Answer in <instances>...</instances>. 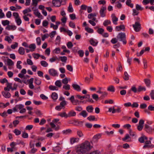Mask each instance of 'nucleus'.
I'll return each mask as SVG.
<instances>
[{
    "label": "nucleus",
    "mask_w": 154,
    "mask_h": 154,
    "mask_svg": "<svg viewBox=\"0 0 154 154\" xmlns=\"http://www.w3.org/2000/svg\"><path fill=\"white\" fill-rule=\"evenodd\" d=\"M92 148L90 142L86 140L80 145L77 150V152L79 154H83L90 150Z\"/></svg>",
    "instance_id": "obj_1"
},
{
    "label": "nucleus",
    "mask_w": 154,
    "mask_h": 154,
    "mask_svg": "<svg viewBox=\"0 0 154 154\" xmlns=\"http://www.w3.org/2000/svg\"><path fill=\"white\" fill-rule=\"evenodd\" d=\"M116 38L120 41L122 42L124 45L127 43L126 39V35L125 33H119L117 35Z\"/></svg>",
    "instance_id": "obj_2"
},
{
    "label": "nucleus",
    "mask_w": 154,
    "mask_h": 154,
    "mask_svg": "<svg viewBox=\"0 0 154 154\" xmlns=\"http://www.w3.org/2000/svg\"><path fill=\"white\" fill-rule=\"evenodd\" d=\"M12 83H8L7 84V86L4 88V90L5 91H9L10 89H11L12 91L16 90L17 87V85L16 84H14V86H15V87L12 88Z\"/></svg>",
    "instance_id": "obj_3"
},
{
    "label": "nucleus",
    "mask_w": 154,
    "mask_h": 154,
    "mask_svg": "<svg viewBox=\"0 0 154 154\" xmlns=\"http://www.w3.org/2000/svg\"><path fill=\"white\" fill-rule=\"evenodd\" d=\"M133 27L136 32H139L141 29V24L139 22H136L133 25Z\"/></svg>",
    "instance_id": "obj_4"
},
{
    "label": "nucleus",
    "mask_w": 154,
    "mask_h": 154,
    "mask_svg": "<svg viewBox=\"0 0 154 154\" xmlns=\"http://www.w3.org/2000/svg\"><path fill=\"white\" fill-rule=\"evenodd\" d=\"M143 129L148 133H151L152 131V128L149 125L146 124H145Z\"/></svg>",
    "instance_id": "obj_5"
},
{
    "label": "nucleus",
    "mask_w": 154,
    "mask_h": 154,
    "mask_svg": "<svg viewBox=\"0 0 154 154\" xmlns=\"http://www.w3.org/2000/svg\"><path fill=\"white\" fill-rule=\"evenodd\" d=\"M62 0H53L52 4L54 5L57 7H59L61 6Z\"/></svg>",
    "instance_id": "obj_6"
},
{
    "label": "nucleus",
    "mask_w": 154,
    "mask_h": 154,
    "mask_svg": "<svg viewBox=\"0 0 154 154\" xmlns=\"http://www.w3.org/2000/svg\"><path fill=\"white\" fill-rule=\"evenodd\" d=\"M106 9V6H102L100 11V16L102 17H104L106 16L105 13V11Z\"/></svg>",
    "instance_id": "obj_7"
},
{
    "label": "nucleus",
    "mask_w": 154,
    "mask_h": 154,
    "mask_svg": "<svg viewBox=\"0 0 154 154\" xmlns=\"http://www.w3.org/2000/svg\"><path fill=\"white\" fill-rule=\"evenodd\" d=\"M49 74L53 76H55L57 75V71L54 69H51L48 70Z\"/></svg>",
    "instance_id": "obj_8"
},
{
    "label": "nucleus",
    "mask_w": 154,
    "mask_h": 154,
    "mask_svg": "<svg viewBox=\"0 0 154 154\" xmlns=\"http://www.w3.org/2000/svg\"><path fill=\"white\" fill-rule=\"evenodd\" d=\"M125 26L124 25H121L119 26H117L115 28L116 30L117 31H119L121 30L125 31Z\"/></svg>",
    "instance_id": "obj_9"
},
{
    "label": "nucleus",
    "mask_w": 154,
    "mask_h": 154,
    "mask_svg": "<svg viewBox=\"0 0 154 154\" xmlns=\"http://www.w3.org/2000/svg\"><path fill=\"white\" fill-rule=\"evenodd\" d=\"M112 20L113 23L115 25L117 24V21H118V18L115 16L114 14H112L111 15Z\"/></svg>",
    "instance_id": "obj_10"
},
{
    "label": "nucleus",
    "mask_w": 154,
    "mask_h": 154,
    "mask_svg": "<svg viewBox=\"0 0 154 154\" xmlns=\"http://www.w3.org/2000/svg\"><path fill=\"white\" fill-rule=\"evenodd\" d=\"M148 138L145 135H143L138 139L140 143H144L145 142V140H147Z\"/></svg>",
    "instance_id": "obj_11"
},
{
    "label": "nucleus",
    "mask_w": 154,
    "mask_h": 154,
    "mask_svg": "<svg viewBox=\"0 0 154 154\" xmlns=\"http://www.w3.org/2000/svg\"><path fill=\"white\" fill-rule=\"evenodd\" d=\"M2 93L3 96L6 98H10L11 96V94L9 92L3 91L2 92Z\"/></svg>",
    "instance_id": "obj_12"
},
{
    "label": "nucleus",
    "mask_w": 154,
    "mask_h": 154,
    "mask_svg": "<svg viewBox=\"0 0 154 154\" xmlns=\"http://www.w3.org/2000/svg\"><path fill=\"white\" fill-rule=\"evenodd\" d=\"M17 26L15 25H8L6 27V29L8 30H14L16 29Z\"/></svg>",
    "instance_id": "obj_13"
},
{
    "label": "nucleus",
    "mask_w": 154,
    "mask_h": 154,
    "mask_svg": "<svg viewBox=\"0 0 154 154\" xmlns=\"http://www.w3.org/2000/svg\"><path fill=\"white\" fill-rule=\"evenodd\" d=\"M33 80L34 79L33 78H31L30 79L28 80L29 87V88L31 89H33L34 88V85H33Z\"/></svg>",
    "instance_id": "obj_14"
},
{
    "label": "nucleus",
    "mask_w": 154,
    "mask_h": 154,
    "mask_svg": "<svg viewBox=\"0 0 154 154\" xmlns=\"http://www.w3.org/2000/svg\"><path fill=\"white\" fill-rule=\"evenodd\" d=\"M76 113L73 110H71L67 114L68 117L75 116H76Z\"/></svg>",
    "instance_id": "obj_15"
},
{
    "label": "nucleus",
    "mask_w": 154,
    "mask_h": 154,
    "mask_svg": "<svg viewBox=\"0 0 154 154\" xmlns=\"http://www.w3.org/2000/svg\"><path fill=\"white\" fill-rule=\"evenodd\" d=\"M79 140V138L73 137L70 139V142L71 144H73L75 142H78Z\"/></svg>",
    "instance_id": "obj_16"
},
{
    "label": "nucleus",
    "mask_w": 154,
    "mask_h": 154,
    "mask_svg": "<svg viewBox=\"0 0 154 154\" xmlns=\"http://www.w3.org/2000/svg\"><path fill=\"white\" fill-rule=\"evenodd\" d=\"M86 109L88 112L91 113L93 111L94 108L92 105H89L86 107Z\"/></svg>",
    "instance_id": "obj_17"
},
{
    "label": "nucleus",
    "mask_w": 154,
    "mask_h": 154,
    "mask_svg": "<svg viewBox=\"0 0 154 154\" xmlns=\"http://www.w3.org/2000/svg\"><path fill=\"white\" fill-rule=\"evenodd\" d=\"M58 115L61 117H64L66 118H68L67 114L65 112L59 113Z\"/></svg>",
    "instance_id": "obj_18"
},
{
    "label": "nucleus",
    "mask_w": 154,
    "mask_h": 154,
    "mask_svg": "<svg viewBox=\"0 0 154 154\" xmlns=\"http://www.w3.org/2000/svg\"><path fill=\"white\" fill-rule=\"evenodd\" d=\"M72 86L74 89L76 91H80L81 90L80 86L77 84H73L72 85Z\"/></svg>",
    "instance_id": "obj_19"
},
{
    "label": "nucleus",
    "mask_w": 154,
    "mask_h": 154,
    "mask_svg": "<svg viewBox=\"0 0 154 154\" xmlns=\"http://www.w3.org/2000/svg\"><path fill=\"white\" fill-rule=\"evenodd\" d=\"M145 142V144L143 146V149H145L148 147L150 146L149 145L151 143V141L150 140H146Z\"/></svg>",
    "instance_id": "obj_20"
},
{
    "label": "nucleus",
    "mask_w": 154,
    "mask_h": 154,
    "mask_svg": "<svg viewBox=\"0 0 154 154\" xmlns=\"http://www.w3.org/2000/svg\"><path fill=\"white\" fill-rule=\"evenodd\" d=\"M78 98L80 99L81 100H82L84 98H89L90 97V95L89 94H87L86 96H81L80 95H78L76 96Z\"/></svg>",
    "instance_id": "obj_21"
},
{
    "label": "nucleus",
    "mask_w": 154,
    "mask_h": 154,
    "mask_svg": "<svg viewBox=\"0 0 154 154\" xmlns=\"http://www.w3.org/2000/svg\"><path fill=\"white\" fill-rule=\"evenodd\" d=\"M79 115L80 116H82L83 117L85 118L88 116V113L85 110H84L80 113Z\"/></svg>",
    "instance_id": "obj_22"
},
{
    "label": "nucleus",
    "mask_w": 154,
    "mask_h": 154,
    "mask_svg": "<svg viewBox=\"0 0 154 154\" xmlns=\"http://www.w3.org/2000/svg\"><path fill=\"white\" fill-rule=\"evenodd\" d=\"M121 108L120 107H118L116 109H115L114 107H113L112 111V113H114L116 112H117L118 113H119L121 112Z\"/></svg>",
    "instance_id": "obj_23"
},
{
    "label": "nucleus",
    "mask_w": 154,
    "mask_h": 154,
    "mask_svg": "<svg viewBox=\"0 0 154 154\" xmlns=\"http://www.w3.org/2000/svg\"><path fill=\"white\" fill-rule=\"evenodd\" d=\"M132 1L131 0H127L126 2V5L128 6L131 8H133L134 7V5L131 3Z\"/></svg>",
    "instance_id": "obj_24"
},
{
    "label": "nucleus",
    "mask_w": 154,
    "mask_h": 154,
    "mask_svg": "<svg viewBox=\"0 0 154 154\" xmlns=\"http://www.w3.org/2000/svg\"><path fill=\"white\" fill-rule=\"evenodd\" d=\"M30 8H32V9H33L34 8V7H32V6H31L30 7V8H28L27 9H26L23 11V13L24 14H25L26 13L30 12L31 11V10Z\"/></svg>",
    "instance_id": "obj_25"
},
{
    "label": "nucleus",
    "mask_w": 154,
    "mask_h": 154,
    "mask_svg": "<svg viewBox=\"0 0 154 154\" xmlns=\"http://www.w3.org/2000/svg\"><path fill=\"white\" fill-rule=\"evenodd\" d=\"M144 82L147 87H149L150 86V79H144Z\"/></svg>",
    "instance_id": "obj_26"
},
{
    "label": "nucleus",
    "mask_w": 154,
    "mask_h": 154,
    "mask_svg": "<svg viewBox=\"0 0 154 154\" xmlns=\"http://www.w3.org/2000/svg\"><path fill=\"white\" fill-rule=\"evenodd\" d=\"M90 42L91 44L94 46H96L97 45L98 42L97 41H94L93 39L92 38L90 39Z\"/></svg>",
    "instance_id": "obj_27"
},
{
    "label": "nucleus",
    "mask_w": 154,
    "mask_h": 154,
    "mask_svg": "<svg viewBox=\"0 0 154 154\" xmlns=\"http://www.w3.org/2000/svg\"><path fill=\"white\" fill-rule=\"evenodd\" d=\"M130 89H131V90L134 93L138 92V88L137 89L136 88V86L134 85L132 86Z\"/></svg>",
    "instance_id": "obj_28"
},
{
    "label": "nucleus",
    "mask_w": 154,
    "mask_h": 154,
    "mask_svg": "<svg viewBox=\"0 0 154 154\" xmlns=\"http://www.w3.org/2000/svg\"><path fill=\"white\" fill-rule=\"evenodd\" d=\"M18 52L20 54L23 55L25 53L24 49L22 47H20L19 49Z\"/></svg>",
    "instance_id": "obj_29"
},
{
    "label": "nucleus",
    "mask_w": 154,
    "mask_h": 154,
    "mask_svg": "<svg viewBox=\"0 0 154 154\" xmlns=\"http://www.w3.org/2000/svg\"><path fill=\"white\" fill-rule=\"evenodd\" d=\"M60 105L63 108V109H64L65 108V106L67 105L66 102L65 100H63L60 103Z\"/></svg>",
    "instance_id": "obj_30"
},
{
    "label": "nucleus",
    "mask_w": 154,
    "mask_h": 154,
    "mask_svg": "<svg viewBox=\"0 0 154 154\" xmlns=\"http://www.w3.org/2000/svg\"><path fill=\"white\" fill-rule=\"evenodd\" d=\"M68 11L70 13H72L73 11V9L71 3H69V6L68 8Z\"/></svg>",
    "instance_id": "obj_31"
},
{
    "label": "nucleus",
    "mask_w": 154,
    "mask_h": 154,
    "mask_svg": "<svg viewBox=\"0 0 154 154\" xmlns=\"http://www.w3.org/2000/svg\"><path fill=\"white\" fill-rule=\"evenodd\" d=\"M51 97L54 100H56L57 99L58 96L57 93L55 92L51 94Z\"/></svg>",
    "instance_id": "obj_32"
},
{
    "label": "nucleus",
    "mask_w": 154,
    "mask_h": 154,
    "mask_svg": "<svg viewBox=\"0 0 154 154\" xmlns=\"http://www.w3.org/2000/svg\"><path fill=\"white\" fill-rule=\"evenodd\" d=\"M7 62L8 65L9 66H12L14 64V62L10 59H8Z\"/></svg>",
    "instance_id": "obj_33"
},
{
    "label": "nucleus",
    "mask_w": 154,
    "mask_h": 154,
    "mask_svg": "<svg viewBox=\"0 0 154 154\" xmlns=\"http://www.w3.org/2000/svg\"><path fill=\"white\" fill-rule=\"evenodd\" d=\"M29 47L31 49L30 50L31 51H33L34 49L36 48L35 45L34 44H30L29 46Z\"/></svg>",
    "instance_id": "obj_34"
},
{
    "label": "nucleus",
    "mask_w": 154,
    "mask_h": 154,
    "mask_svg": "<svg viewBox=\"0 0 154 154\" xmlns=\"http://www.w3.org/2000/svg\"><path fill=\"white\" fill-rule=\"evenodd\" d=\"M77 134L79 137H82L84 136L82 131L80 130H78L77 131Z\"/></svg>",
    "instance_id": "obj_35"
},
{
    "label": "nucleus",
    "mask_w": 154,
    "mask_h": 154,
    "mask_svg": "<svg viewBox=\"0 0 154 154\" xmlns=\"http://www.w3.org/2000/svg\"><path fill=\"white\" fill-rule=\"evenodd\" d=\"M97 14V13H95L89 14L88 15V18L89 19H91L93 17L96 16Z\"/></svg>",
    "instance_id": "obj_36"
},
{
    "label": "nucleus",
    "mask_w": 154,
    "mask_h": 154,
    "mask_svg": "<svg viewBox=\"0 0 154 154\" xmlns=\"http://www.w3.org/2000/svg\"><path fill=\"white\" fill-rule=\"evenodd\" d=\"M59 58L62 62L65 63L66 62L67 60V57L66 56L60 57Z\"/></svg>",
    "instance_id": "obj_37"
},
{
    "label": "nucleus",
    "mask_w": 154,
    "mask_h": 154,
    "mask_svg": "<svg viewBox=\"0 0 154 154\" xmlns=\"http://www.w3.org/2000/svg\"><path fill=\"white\" fill-rule=\"evenodd\" d=\"M138 92H140L142 91H145L146 90V88L145 87L141 86H139L138 87Z\"/></svg>",
    "instance_id": "obj_38"
},
{
    "label": "nucleus",
    "mask_w": 154,
    "mask_h": 154,
    "mask_svg": "<svg viewBox=\"0 0 154 154\" xmlns=\"http://www.w3.org/2000/svg\"><path fill=\"white\" fill-rule=\"evenodd\" d=\"M40 63L42 66L44 67H47L48 65V64L45 61L42 60L41 61Z\"/></svg>",
    "instance_id": "obj_39"
},
{
    "label": "nucleus",
    "mask_w": 154,
    "mask_h": 154,
    "mask_svg": "<svg viewBox=\"0 0 154 154\" xmlns=\"http://www.w3.org/2000/svg\"><path fill=\"white\" fill-rule=\"evenodd\" d=\"M85 30L88 33H92L94 32V30L86 26L85 28Z\"/></svg>",
    "instance_id": "obj_40"
},
{
    "label": "nucleus",
    "mask_w": 154,
    "mask_h": 154,
    "mask_svg": "<svg viewBox=\"0 0 154 154\" xmlns=\"http://www.w3.org/2000/svg\"><path fill=\"white\" fill-rule=\"evenodd\" d=\"M49 89L51 90H58V88L56 86L51 85L49 87Z\"/></svg>",
    "instance_id": "obj_41"
},
{
    "label": "nucleus",
    "mask_w": 154,
    "mask_h": 154,
    "mask_svg": "<svg viewBox=\"0 0 154 154\" xmlns=\"http://www.w3.org/2000/svg\"><path fill=\"white\" fill-rule=\"evenodd\" d=\"M107 90L112 92L115 91L114 87L112 85L110 86L107 88Z\"/></svg>",
    "instance_id": "obj_42"
},
{
    "label": "nucleus",
    "mask_w": 154,
    "mask_h": 154,
    "mask_svg": "<svg viewBox=\"0 0 154 154\" xmlns=\"http://www.w3.org/2000/svg\"><path fill=\"white\" fill-rule=\"evenodd\" d=\"M55 85L56 86L60 88L61 86V83L60 80H57L55 82Z\"/></svg>",
    "instance_id": "obj_43"
},
{
    "label": "nucleus",
    "mask_w": 154,
    "mask_h": 154,
    "mask_svg": "<svg viewBox=\"0 0 154 154\" xmlns=\"http://www.w3.org/2000/svg\"><path fill=\"white\" fill-rule=\"evenodd\" d=\"M14 133L16 135L18 136L20 135L21 133V131L17 129H15L13 131Z\"/></svg>",
    "instance_id": "obj_44"
},
{
    "label": "nucleus",
    "mask_w": 154,
    "mask_h": 154,
    "mask_svg": "<svg viewBox=\"0 0 154 154\" xmlns=\"http://www.w3.org/2000/svg\"><path fill=\"white\" fill-rule=\"evenodd\" d=\"M111 23V21L109 20H105L103 23V25L105 26H106L108 25H110Z\"/></svg>",
    "instance_id": "obj_45"
},
{
    "label": "nucleus",
    "mask_w": 154,
    "mask_h": 154,
    "mask_svg": "<svg viewBox=\"0 0 154 154\" xmlns=\"http://www.w3.org/2000/svg\"><path fill=\"white\" fill-rule=\"evenodd\" d=\"M10 23L9 21L7 20H2V23L3 25L4 26H5L6 25H9V24Z\"/></svg>",
    "instance_id": "obj_46"
},
{
    "label": "nucleus",
    "mask_w": 154,
    "mask_h": 154,
    "mask_svg": "<svg viewBox=\"0 0 154 154\" xmlns=\"http://www.w3.org/2000/svg\"><path fill=\"white\" fill-rule=\"evenodd\" d=\"M59 59L56 57H53L52 58H51L49 59V61L51 62H53L57 60H59Z\"/></svg>",
    "instance_id": "obj_47"
},
{
    "label": "nucleus",
    "mask_w": 154,
    "mask_h": 154,
    "mask_svg": "<svg viewBox=\"0 0 154 154\" xmlns=\"http://www.w3.org/2000/svg\"><path fill=\"white\" fill-rule=\"evenodd\" d=\"M123 78L125 80L127 81L129 79V75L126 72H124V75Z\"/></svg>",
    "instance_id": "obj_48"
},
{
    "label": "nucleus",
    "mask_w": 154,
    "mask_h": 154,
    "mask_svg": "<svg viewBox=\"0 0 154 154\" xmlns=\"http://www.w3.org/2000/svg\"><path fill=\"white\" fill-rule=\"evenodd\" d=\"M104 32V30L102 28H99L97 30V32L99 34L102 35Z\"/></svg>",
    "instance_id": "obj_49"
},
{
    "label": "nucleus",
    "mask_w": 154,
    "mask_h": 154,
    "mask_svg": "<svg viewBox=\"0 0 154 154\" xmlns=\"http://www.w3.org/2000/svg\"><path fill=\"white\" fill-rule=\"evenodd\" d=\"M34 14L36 16L38 17L39 18H41L42 16L40 13L38 11L36 12H34Z\"/></svg>",
    "instance_id": "obj_50"
},
{
    "label": "nucleus",
    "mask_w": 154,
    "mask_h": 154,
    "mask_svg": "<svg viewBox=\"0 0 154 154\" xmlns=\"http://www.w3.org/2000/svg\"><path fill=\"white\" fill-rule=\"evenodd\" d=\"M38 1L39 0H32V5H33L34 7L36 6Z\"/></svg>",
    "instance_id": "obj_51"
},
{
    "label": "nucleus",
    "mask_w": 154,
    "mask_h": 154,
    "mask_svg": "<svg viewBox=\"0 0 154 154\" xmlns=\"http://www.w3.org/2000/svg\"><path fill=\"white\" fill-rule=\"evenodd\" d=\"M67 69L70 72L73 71V67L72 66L69 65H68L66 66Z\"/></svg>",
    "instance_id": "obj_52"
},
{
    "label": "nucleus",
    "mask_w": 154,
    "mask_h": 154,
    "mask_svg": "<svg viewBox=\"0 0 154 154\" xmlns=\"http://www.w3.org/2000/svg\"><path fill=\"white\" fill-rule=\"evenodd\" d=\"M15 21L17 25L18 26L20 25L22 23V21L20 17L15 19Z\"/></svg>",
    "instance_id": "obj_53"
},
{
    "label": "nucleus",
    "mask_w": 154,
    "mask_h": 154,
    "mask_svg": "<svg viewBox=\"0 0 154 154\" xmlns=\"http://www.w3.org/2000/svg\"><path fill=\"white\" fill-rule=\"evenodd\" d=\"M35 83L36 85H39L41 84V81L40 80L38 79L37 78L35 79Z\"/></svg>",
    "instance_id": "obj_54"
},
{
    "label": "nucleus",
    "mask_w": 154,
    "mask_h": 154,
    "mask_svg": "<svg viewBox=\"0 0 154 154\" xmlns=\"http://www.w3.org/2000/svg\"><path fill=\"white\" fill-rule=\"evenodd\" d=\"M66 45L68 48L69 49L71 48L73 46L72 43L71 42H68L67 43Z\"/></svg>",
    "instance_id": "obj_55"
},
{
    "label": "nucleus",
    "mask_w": 154,
    "mask_h": 154,
    "mask_svg": "<svg viewBox=\"0 0 154 154\" xmlns=\"http://www.w3.org/2000/svg\"><path fill=\"white\" fill-rule=\"evenodd\" d=\"M63 88L66 90H69L70 89V85L68 84H66L63 86Z\"/></svg>",
    "instance_id": "obj_56"
},
{
    "label": "nucleus",
    "mask_w": 154,
    "mask_h": 154,
    "mask_svg": "<svg viewBox=\"0 0 154 154\" xmlns=\"http://www.w3.org/2000/svg\"><path fill=\"white\" fill-rule=\"evenodd\" d=\"M95 116H90L87 118V119L90 121H94L95 119Z\"/></svg>",
    "instance_id": "obj_57"
},
{
    "label": "nucleus",
    "mask_w": 154,
    "mask_h": 154,
    "mask_svg": "<svg viewBox=\"0 0 154 154\" xmlns=\"http://www.w3.org/2000/svg\"><path fill=\"white\" fill-rule=\"evenodd\" d=\"M22 62L20 61H18L17 62V68L19 69H21L22 66L20 65V64Z\"/></svg>",
    "instance_id": "obj_58"
},
{
    "label": "nucleus",
    "mask_w": 154,
    "mask_h": 154,
    "mask_svg": "<svg viewBox=\"0 0 154 154\" xmlns=\"http://www.w3.org/2000/svg\"><path fill=\"white\" fill-rule=\"evenodd\" d=\"M92 97L96 101H97L99 98L98 95L96 94H94L92 95Z\"/></svg>",
    "instance_id": "obj_59"
},
{
    "label": "nucleus",
    "mask_w": 154,
    "mask_h": 154,
    "mask_svg": "<svg viewBox=\"0 0 154 154\" xmlns=\"http://www.w3.org/2000/svg\"><path fill=\"white\" fill-rule=\"evenodd\" d=\"M102 42L103 43H105L106 45L109 46V42L107 40L103 39L102 40Z\"/></svg>",
    "instance_id": "obj_60"
},
{
    "label": "nucleus",
    "mask_w": 154,
    "mask_h": 154,
    "mask_svg": "<svg viewBox=\"0 0 154 154\" xmlns=\"http://www.w3.org/2000/svg\"><path fill=\"white\" fill-rule=\"evenodd\" d=\"M118 40L117 38H113L111 40V42L113 44H116L118 42Z\"/></svg>",
    "instance_id": "obj_61"
},
{
    "label": "nucleus",
    "mask_w": 154,
    "mask_h": 154,
    "mask_svg": "<svg viewBox=\"0 0 154 154\" xmlns=\"http://www.w3.org/2000/svg\"><path fill=\"white\" fill-rule=\"evenodd\" d=\"M13 16L14 17L15 19L20 18L18 13L17 12H14L13 14Z\"/></svg>",
    "instance_id": "obj_62"
},
{
    "label": "nucleus",
    "mask_w": 154,
    "mask_h": 154,
    "mask_svg": "<svg viewBox=\"0 0 154 154\" xmlns=\"http://www.w3.org/2000/svg\"><path fill=\"white\" fill-rule=\"evenodd\" d=\"M136 10L137 11H142L143 9V8H142L141 6L138 4H137L136 5Z\"/></svg>",
    "instance_id": "obj_63"
},
{
    "label": "nucleus",
    "mask_w": 154,
    "mask_h": 154,
    "mask_svg": "<svg viewBox=\"0 0 154 154\" xmlns=\"http://www.w3.org/2000/svg\"><path fill=\"white\" fill-rule=\"evenodd\" d=\"M49 36V35L48 34H45L42 36V41H44L45 39L48 38Z\"/></svg>",
    "instance_id": "obj_64"
}]
</instances>
